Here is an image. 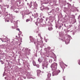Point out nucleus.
<instances>
[{
	"instance_id": "1",
	"label": "nucleus",
	"mask_w": 80,
	"mask_h": 80,
	"mask_svg": "<svg viewBox=\"0 0 80 80\" xmlns=\"http://www.w3.org/2000/svg\"><path fill=\"white\" fill-rule=\"evenodd\" d=\"M51 67H52V69L53 70H54L55 71L54 72H53L52 73L53 74H54L56 75H58L59 73L60 72V70H57V64L54 62L53 64H52Z\"/></svg>"
},
{
	"instance_id": "2",
	"label": "nucleus",
	"mask_w": 80,
	"mask_h": 80,
	"mask_svg": "<svg viewBox=\"0 0 80 80\" xmlns=\"http://www.w3.org/2000/svg\"><path fill=\"white\" fill-rule=\"evenodd\" d=\"M48 63L46 62H44L42 64V68L43 69H45V68H48Z\"/></svg>"
},
{
	"instance_id": "3",
	"label": "nucleus",
	"mask_w": 80,
	"mask_h": 80,
	"mask_svg": "<svg viewBox=\"0 0 80 80\" xmlns=\"http://www.w3.org/2000/svg\"><path fill=\"white\" fill-rule=\"evenodd\" d=\"M38 76H39L40 74L41 73V71L39 70H38L37 71Z\"/></svg>"
},
{
	"instance_id": "4",
	"label": "nucleus",
	"mask_w": 80,
	"mask_h": 80,
	"mask_svg": "<svg viewBox=\"0 0 80 80\" xmlns=\"http://www.w3.org/2000/svg\"><path fill=\"white\" fill-rule=\"evenodd\" d=\"M53 29V28L52 27H49L48 30H52Z\"/></svg>"
},
{
	"instance_id": "5",
	"label": "nucleus",
	"mask_w": 80,
	"mask_h": 80,
	"mask_svg": "<svg viewBox=\"0 0 80 80\" xmlns=\"http://www.w3.org/2000/svg\"><path fill=\"white\" fill-rule=\"evenodd\" d=\"M32 63L34 66H36V63L34 61H33Z\"/></svg>"
},
{
	"instance_id": "6",
	"label": "nucleus",
	"mask_w": 80,
	"mask_h": 80,
	"mask_svg": "<svg viewBox=\"0 0 80 80\" xmlns=\"http://www.w3.org/2000/svg\"><path fill=\"white\" fill-rule=\"evenodd\" d=\"M48 78H50L51 77V74L48 73Z\"/></svg>"
},
{
	"instance_id": "7",
	"label": "nucleus",
	"mask_w": 80,
	"mask_h": 80,
	"mask_svg": "<svg viewBox=\"0 0 80 80\" xmlns=\"http://www.w3.org/2000/svg\"><path fill=\"white\" fill-rule=\"evenodd\" d=\"M29 21H30V19H26V22H29Z\"/></svg>"
},
{
	"instance_id": "8",
	"label": "nucleus",
	"mask_w": 80,
	"mask_h": 80,
	"mask_svg": "<svg viewBox=\"0 0 80 80\" xmlns=\"http://www.w3.org/2000/svg\"><path fill=\"white\" fill-rule=\"evenodd\" d=\"M36 65V67H37V68H39V67H40V65L38 64Z\"/></svg>"
},
{
	"instance_id": "9",
	"label": "nucleus",
	"mask_w": 80,
	"mask_h": 80,
	"mask_svg": "<svg viewBox=\"0 0 80 80\" xmlns=\"http://www.w3.org/2000/svg\"><path fill=\"white\" fill-rule=\"evenodd\" d=\"M46 80H51V79H50V78H48Z\"/></svg>"
},
{
	"instance_id": "10",
	"label": "nucleus",
	"mask_w": 80,
	"mask_h": 80,
	"mask_svg": "<svg viewBox=\"0 0 80 80\" xmlns=\"http://www.w3.org/2000/svg\"><path fill=\"white\" fill-rule=\"evenodd\" d=\"M16 30H18V31H19L20 32V29L18 28L16 29Z\"/></svg>"
},
{
	"instance_id": "11",
	"label": "nucleus",
	"mask_w": 80,
	"mask_h": 80,
	"mask_svg": "<svg viewBox=\"0 0 80 80\" xmlns=\"http://www.w3.org/2000/svg\"><path fill=\"white\" fill-rule=\"evenodd\" d=\"M0 62L2 64H3V61L1 60Z\"/></svg>"
},
{
	"instance_id": "12",
	"label": "nucleus",
	"mask_w": 80,
	"mask_h": 80,
	"mask_svg": "<svg viewBox=\"0 0 80 80\" xmlns=\"http://www.w3.org/2000/svg\"><path fill=\"white\" fill-rule=\"evenodd\" d=\"M31 6H30L29 7L30 8H31L32 7V4H30Z\"/></svg>"
},
{
	"instance_id": "13",
	"label": "nucleus",
	"mask_w": 80,
	"mask_h": 80,
	"mask_svg": "<svg viewBox=\"0 0 80 80\" xmlns=\"http://www.w3.org/2000/svg\"><path fill=\"white\" fill-rule=\"evenodd\" d=\"M38 61L39 62H40V59H38Z\"/></svg>"
},
{
	"instance_id": "14",
	"label": "nucleus",
	"mask_w": 80,
	"mask_h": 80,
	"mask_svg": "<svg viewBox=\"0 0 80 80\" xmlns=\"http://www.w3.org/2000/svg\"><path fill=\"white\" fill-rule=\"evenodd\" d=\"M61 27H62V26H61L59 27V28H61Z\"/></svg>"
},
{
	"instance_id": "15",
	"label": "nucleus",
	"mask_w": 80,
	"mask_h": 80,
	"mask_svg": "<svg viewBox=\"0 0 80 80\" xmlns=\"http://www.w3.org/2000/svg\"><path fill=\"white\" fill-rule=\"evenodd\" d=\"M12 29H13V27L12 26Z\"/></svg>"
},
{
	"instance_id": "16",
	"label": "nucleus",
	"mask_w": 80,
	"mask_h": 80,
	"mask_svg": "<svg viewBox=\"0 0 80 80\" xmlns=\"http://www.w3.org/2000/svg\"><path fill=\"white\" fill-rule=\"evenodd\" d=\"M63 80H65V78H63Z\"/></svg>"
},
{
	"instance_id": "17",
	"label": "nucleus",
	"mask_w": 80,
	"mask_h": 80,
	"mask_svg": "<svg viewBox=\"0 0 80 80\" xmlns=\"http://www.w3.org/2000/svg\"><path fill=\"white\" fill-rule=\"evenodd\" d=\"M79 18H80V16H79Z\"/></svg>"
},
{
	"instance_id": "18",
	"label": "nucleus",
	"mask_w": 80,
	"mask_h": 80,
	"mask_svg": "<svg viewBox=\"0 0 80 80\" xmlns=\"http://www.w3.org/2000/svg\"><path fill=\"white\" fill-rule=\"evenodd\" d=\"M0 2H2V0H0Z\"/></svg>"
},
{
	"instance_id": "19",
	"label": "nucleus",
	"mask_w": 80,
	"mask_h": 80,
	"mask_svg": "<svg viewBox=\"0 0 80 80\" xmlns=\"http://www.w3.org/2000/svg\"><path fill=\"white\" fill-rule=\"evenodd\" d=\"M6 78V77L5 78Z\"/></svg>"
},
{
	"instance_id": "20",
	"label": "nucleus",
	"mask_w": 80,
	"mask_h": 80,
	"mask_svg": "<svg viewBox=\"0 0 80 80\" xmlns=\"http://www.w3.org/2000/svg\"><path fill=\"white\" fill-rule=\"evenodd\" d=\"M2 42H3V41H2Z\"/></svg>"
},
{
	"instance_id": "21",
	"label": "nucleus",
	"mask_w": 80,
	"mask_h": 80,
	"mask_svg": "<svg viewBox=\"0 0 80 80\" xmlns=\"http://www.w3.org/2000/svg\"><path fill=\"white\" fill-rule=\"evenodd\" d=\"M54 75H52V76H54Z\"/></svg>"
},
{
	"instance_id": "22",
	"label": "nucleus",
	"mask_w": 80,
	"mask_h": 80,
	"mask_svg": "<svg viewBox=\"0 0 80 80\" xmlns=\"http://www.w3.org/2000/svg\"><path fill=\"white\" fill-rule=\"evenodd\" d=\"M17 36H16V37H17Z\"/></svg>"
},
{
	"instance_id": "23",
	"label": "nucleus",
	"mask_w": 80,
	"mask_h": 80,
	"mask_svg": "<svg viewBox=\"0 0 80 80\" xmlns=\"http://www.w3.org/2000/svg\"><path fill=\"white\" fill-rule=\"evenodd\" d=\"M37 25V26H38V25Z\"/></svg>"
},
{
	"instance_id": "24",
	"label": "nucleus",
	"mask_w": 80,
	"mask_h": 80,
	"mask_svg": "<svg viewBox=\"0 0 80 80\" xmlns=\"http://www.w3.org/2000/svg\"><path fill=\"white\" fill-rule=\"evenodd\" d=\"M7 22H8V21Z\"/></svg>"
}]
</instances>
